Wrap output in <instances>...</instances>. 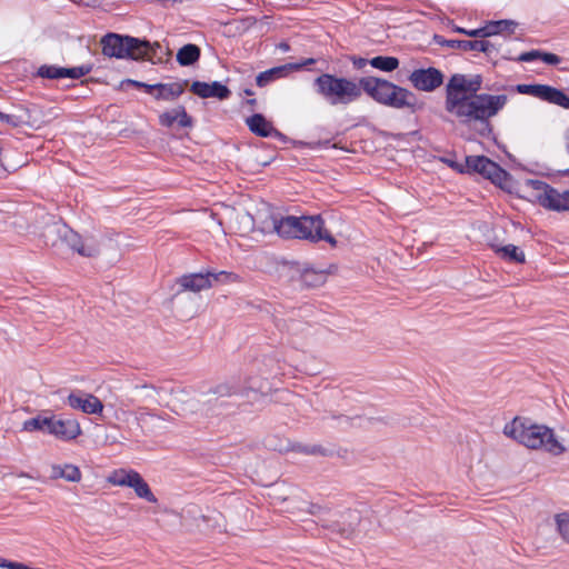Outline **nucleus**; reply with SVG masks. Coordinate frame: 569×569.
<instances>
[{"mask_svg":"<svg viewBox=\"0 0 569 569\" xmlns=\"http://www.w3.org/2000/svg\"><path fill=\"white\" fill-rule=\"evenodd\" d=\"M49 435L60 440L69 441L81 435V428L76 419H58L51 416Z\"/></svg>","mask_w":569,"mask_h":569,"instance_id":"12","label":"nucleus"},{"mask_svg":"<svg viewBox=\"0 0 569 569\" xmlns=\"http://www.w3.org/2000/svg\"><path fill=\"white\" fill-rule=\"evenodd\" d=\"M179 292H200L212 287L210 271L182 274L178 278Z\"/></svg>","mask_w":569,"mask_h":569,"instance_id":"13","label":"nucleus"},{"mask_svg":"<svg viewBox=\"0 0 569 569\" xmlns=\"http://www.w3.org/2000/svg\"><path fill=\"white\" fill-rule=\"evenodd\" d=\"M290 68L293 67L287 66L286 63L260 72L256 77V83L260 88L267 87L269 83L273 82L277 79L286 78L290 73Z\"/></svg>","mask_w":569,"mask_h":569,"instance_id":"19","label":"nucleus"},{"mask_svg":"<svg viewBox=\"0 0 569 569\" xmlns=\"http://www.w3.org/2000/svg\"><path fill=\"white\" fill-rule=\"evenodd\" d=\"M372 68L385 72H391L399 67V59L390 56H377L369 60Z\"/></svg>","mask_w":569,"mask_h":569,"instance_id":"26","label":"nucleus"},{"mask_svg":"<svg viewBox=\"0 0 569 569\" xmlns=\"http://www.w3.org/2000/svg\"><path fill=\"white\" fill-rule=\"evenodd\" d=\"M273 230L281 238L303 239L310 242L327 241L336 246V239L325 229L321 216H287L272 218Z\"/></svg>","mask_w":569,"mask_h":569,"instance_id":"4","label":"nucleus"},{"mask_svg":"<svg viewBox=\"0 0 569 569\" xmlns=\"http://www.w3.org/2000/svg\"><path fill=\"white\" fill-rule=\"evenodd\" d=\"M443 73L435 68L415 69L408 77L412 87L419 91L432 92L443 83Z\"/></svg>","mask_w":569,"mask_h":569,"instance_id":"10","label":"nucleus"},{"mask_svg":"<svg viewBox=\"0 0 569 569\" xmlns=\"http://www.w3.org/2000/svg\"><path fill=\"white\" fill-rule=\"evenodd\" d=\"M0 121L9 124L12 128L20 127L23 123L21 117L16 116V114L3 113L1 111H0Z\"/></svg>","mask_w":569,"mask_h":569,"instance_id":"38","label":"nucleus"},{"mask_svg":"<svg viewBox=\"0 0 569 569\" xmlns=\"http://www.w3.org/2000/svg\"><path fill=\"white\" fill-rule=\"evenodd\" d=\"M557 528L561 537L569 542V513H561L556 517Z\"/></svg>","mask_w":569,"mask_h":569,"instance_id":"35","label":"nucleus"},{"mask_svg":"<svg viewBox=\"0 0 569 569\" xmlns=\"http://www.w3.org/2000/svg\"><path fill=\"white\" fill-rule=\"evenodd\" d=\"M51 477L54 479L62 478L70 482H79L81 480V471L74 465H53L51 467Z\"/></svg>","mask_w":569,"mask_h":569,"instance_id":"21","label":"nucleus"},{"mask_svg":"<svg viewBox=\"0 0 569 569\" xmlns=\"http://www.w3.org/2000/svg\"><path fill=\"white\" fill-rule=\"evenodd\" d=\"M279 49L286 52L290 49V46L287 42H281Z\"/></svg>","mask_w":569,"mask_h":569,"instance_id":"46","label":"nucleus"},{"mask_svg":"<svg viewBox=\"0 0 569 569\" xmlns=\"http://www.w3.org/2000/svg\"><path fill=\"white\" fill-rule=\"evenodd\" d=\"M190 90L192 93L200 98H217L219 100H226L231 96L230 89L219 81L211 83L194 81L192 82Z\"/></svg>","mask_w":569,"mask_h":569,"instance_id":"14","label":"nucleus"},{"mask_svg":"<svg viewBox=\"0 0 569 569\" xmlns=\"http://www.w3.org/2000/svg\"><path fill=\"white\" fill-rule=\"evenodd\" d=\"M457 31H458V32H460V33H465V34H467V32H471V30H470V29H467V30H466V29H463V28H457Z\"/></svg>","mask_w":569,"mask_h":569,"instance_id":"47","label":"nucleus"},{"mask_svg":"<svg viewBox=\"0 0 569 569\" xmlns=\"http://www.w3.org/2000/svg\"><path fill=\"white\" fill-rule=\"evenodd\" d=\"M51 426V417L37 416L23 422L22 430L24 431H43L49 435Z\"/></svg>","mask_w":569,"mask_h":569,"instance_id":"25","label":"nucleus"},{"mask_svg":"<svg viewBox=\"0 0 569 569\" xmlns=\"http://www.w3.org/2000/svg\"><path fill=\"white\" fill-rule=\"evenodd\" d=\"M503 432L530 449H543L553 456L566 451L565 446L555 437L553 430L546 426L528 423L515 418L505 426Z\"/></svg>","mask_w":569,"mask_h":569,"instance_id":"5","label":"nucleus"},{"mask_svg":"<svg viewBox=\"0 0 569 569\" xmlns=\"http://www.w3.org/2000/svg\"><path fill=\"white\" fill-rule=\"evenodd\" d=\"M547 84H517L516 91L542 100Z\"/></svg>","mask_w":569,"mask_h":569,"instance_id":"30","label":"nucleus"},{"mask_svg":"<svg viewBox=\"0 0 569 569\" xmlns=\"http://www.w3.org/2000/svg\"><path fill=\"white\" fill-rule=\"evenodd\" d=\"M540 60L547 64L556 66L561 61V58L555 53L541 51Z\"/></svg>","mask_w":569,"mask_h":569,"instance_id":"40","label":"nucleus"},{"mask_svg":"<svg viewBox=\"0 0 569 569\" xmlns=\"http://www.w3.org/2000/svg\"><path fill=\"white\" fill-rule=\"evenodd\" d=\"M246 124L248 126L249 130L256 136L262 138H284V136L279 130H277L272 126V123L268 121L266 117L261 113H253L252 116L248 117L246 119Z\"/></svg>","mask_w":569,"mask_h":569,"instance_id":"15","label":"nucleus"},{"mask_svg":"<svg viewBox=\"0 0 569 569\" xmlns=\"http://www.w3.org/2000/svg\"><path fill=\"white\" fill-rule=\"evenodd\" d=\"M290 450L301 452L305 455H325V449L318 445H302V443H293L290 447Z\"/></svg>","mask_w":569,"mask_h":569,"instance_id":"34","label":"nucleus"},{"mask_svg":"<svg viewBox=\"0 0 569 569\" xmlns=\"http://www.w3.org/2000/svg\"><path fill=\"white\" fill-rule=\"evenodd\" d=\"M174 122H178L181 128H188L192 126V118L187 113L183 106H179L159 116V123L162 127L171 128Z\"/></svg>","mask_w":569,"mask_h":569,"instance_id":"17","label":"nucleus"},{"mask_svg":"<svg viewBox=\"0 0 569 569\" xmlns=\"http://www.w3.org/2000/svg\"><path fill=\"white\" fill-rule=\"evenodd\" d=\"M466 172L479 173L483 178L490 180L501 189L511 192L512 177L502 169L497 162L490 160L485 156H468L466 157Z\"/></svg>","mask_w":569,"mask_h":569,"instance_id":"7","label":"nucleus"},{"mask_svg":"<svg viewBox=\"0 0 569 569\" xmlns=\"http://www.w3.org/2000/svg\"><path fill=\"white\" fill-rule=\"evenodd\" d=\"M367 63H369V60L365 58H359L353 61L355 67L358 69L363 68Z\"/></svg>","mask_w":569,"mask_h":569,"instance_id":"43","label":"nucleus"},{"mask_svg":"<svg viewBox=\"0 0 569 569\" xmlns=\"http://www.w3.org/2000/svg\"><path fill=\"white\" fill-rule=\"evenodd\" d=\"M152 93L156 100L173 101L178 99L184 91L183 84L180 82L154 83Z\"/></svg>","mask_w":569,"mask_h":569,"instance_id":"18","label":"nucleus"},{"mask_svg":"<svg viewBox=\"0 0 569 569\" xmlns=\"http://www.w3.org/2000/svg\"><path fill=\"white\" fill-rule=\"evenodd\" d=\"M58 239L81 257L93 258L100 253V243L93 234H80L64 223L57 222Z\"/></svg>","mask_w":569,"mask_h":569,"instance_id":"9","label":"nucleus"},{"mask_svg":"<svg viewBox=\"0 0 569 569\" xmlns=\"http://www.w3.org/2000/svg\"><path fill=\"white\" fill-rule=\"evenodd\" d=\"M477 51L483 52L487 57L491 58L493 54L498 53V47L495 42L480 39L478 40Z\"/></svg>","mask_w":569,"mask_h":569,"instance_id":"36","label":"nucleus"},{"mask_svg":"<svg viewBox=\"0 0 569 569\" xmlns=\"http://www.w3.org/2000/svg\"><path fill=\"white\" fill-rule=\"evenodd\" d=\"M315 63H316V60L313 58H308V59L301 60L300 62L287 63V66H292V67L295 66V68H290V72H293V71H299L302 68L315 64Z\"/></svg>","mask_w":569,"mask_h":569,"instance_id":"41","label":"nucleus"},{"mask_svg":"<svg viewBox=\"0 0 569 569\" xmlns=\"http://www.w3.org/2000/svg\"><path fill=\"white\" fill-rule=\"evenodd\" d=\"M37 74L46 79H62V67L43 64L39 67Z\"/></svg>","mask_w":569,"mask_h":569,"instance_id":"31","label":"nucleus"},{"mask_svg":"<svg viewBox=\"0 0 569 569\" xmlns=\"http://www.w3.org/2000/svg\"><path fill=\"white\" fill-rule=\"evenodd\" d=\"M446 163H448L449 167L460 171V172H465L466 170L462 169V167L457 163L456 161H452V160H445Z\"/></svg>","mask_w":569,"mask_h":569,"instance_id":"44","label":"nucleus"},{"mask_svg":"<svg viewBox=\"0 0 569 569\" xmlns=\"http://www.w3.org/2000/svg\"><path fill=\"white\" fill-rule=\"evenodd\" d=\"M256 102H257V100H256V99H249V100L247 101V103H249V104H251V106H254V104H256Z\"/></svg>","mask_w":569,"mask_h":569,"instance_id":"49","label":"nucleus"},{"mask_svg":"<svg viewBox=\"0 0 569 569\" xmlns=\"http://www.w3.org/2000/svg\"><path fill=\"white\" fill-rule=\"evenodd\" d=\"M138 472L134 470L126 471L123 469L117 470L109 477V481L119 487H130L134 481Z\"/></svg>","mask_w":569,"mask_h":569,"instance_id":"27","label":"nucleus"},{"mask_svg":"<svg viewBox=\"0 0 569 569\" xmlns=\"http://www.w3.org/2000/svg\"><path fill=\"white\" fill-rule=\"evenodd\" d=\"M435 40L437 43L441 46H446L452 49H459L462 51H477L478 47V40H446L441 36H435Z\"/></svg>","mask_w":569,"mask_h":569,"instance_id":"23","label":"nucleus"},{"mask_svg":"<svg viewBox=\"0 0 569 569\" xmlns=\"http://www.w3.org/2000/svg\"><path fill=\"white\" fill-rule=\"evenodd\" d=\"M498 252L501 253L503 259H507L509 261H513L517 263H523L526 260L525 252L522 250H520L515 244H506V246L499 248Z\"/></svg>","mask_w":569,"mask_h":569,"instance_id":"28","label":"nucleus"},{"mask_svg":"<svg viewBox=\"0 0 569 569\" xmlns=\"http://www.w3.org/2000/svg\"><path fill=\"white\" fill-rule=\"evenodd\" d=\"M101 2H102V0H92V3H93L94 6H99V4H101Z\"/></svg>","mask_w":569,"mask_h":569,"instance_id":"50","label":"nucleus"},{"mask_svg":"<svg viewBox=\"0 0 569 569\" xmlns=\"http://www.w3.org/2000/svg\"><path fill=\"white\" fill-rule=\"evenodd\" d=\"M517 23L512 20L491 21L485 27L472 29L471 32H467V36L472 38H488L500 34L505 31L511 33L515 31Z\"/></svg>","mask_w":569,"mask_h":569,"instance_id":"16","label":"nucleus"},{"mask_svg":"<svg viewBox=\"0 0 569 569\" xmlns=\"http://www.w3.org/2000/svg\"><path fill=\"white\" fill-rule=\"evenodd\" d=\"M67 403L72 409L87 415H98L103 410V403L98 397L82 391L71 392L67 398Z\"/></svg>","mask_w":569,"mask_h":569,"instance_id":"11","label":"nucleus"},{"mask_svg":"<svg viewBox=\"0 0 569 569\" xmlns=\"http://www.w3.org/2000/svg\"><path fill=\"white\" fill-rule=\"evenodd\" d=\"M308 146H309L310 149H313V150L329 148L330 147V140L310 142V143H308Z\"/></svg>","mask_w":569,"mask_h":569,"instance_id":"42","label":"nucleus"},{"mask_svg":"<svg viewBox=\"0 0 569 569\" xmlns=\"http://www.w3.org/2000/svg\"><path fill=\"white\" fill-rule=\"evenodd\" d=\"M361 93L366 92L379 104L393 109H409L416 112L422 108L417 96L407 88L400 87L382 78H360Z\"/></svg>","mask_w":569,"mask_h":569,"instance_id":"2","label":"nucleus"},{"mask_svg":"<svg viewBox=\"0 0 569 569\" xmlns=\"http://www.w3.org/2000/svg\"><path fill=\"white\" fill-rule=\"evenodd\" d=\"M540 57H541V51L540 50H531V51L522 52L517 58V60L521 61V62H531V61H535L537 59H540Z\"/></svg>","mask_w":569,"mask_h":569,"instance_id":"39","label":"nucleus"},{"mask_svg":"<svg viewBox=\"0 0 569 569\" xmlns=\"http://www.w3.org/2000/svg\"><path fill=\"white\" fill-rule=\"evenodd\" d=\"M129 488H132L139 498H142L151 503L157 502L156 496L152 493L149 485L146 482V480L141 477L139 472Z\"/></svg>","mask_w":569,"mask_h":569,"instance_id":"24","label":"nucleus"},{"mask_svg":"<svg viewBox=\"0 0 569 569\" xmlns=\"http://www.w3.org/2000/svg\"><path fill=\"white\" fill-rule=\"evenodd\" d=\"M565 139H566V149H567V152L569 153V130L566 132ZM565 174H569V169H567L565 171Z\"/></svg>","mask_w":569,"mask_h":569,"instance_id":"45","label":"nucleus"},{"mask_svg":"<svg viewBox=\"0 0 569 569\" xmlns=\"http://www.w3.org/2000/svg\"><path fill=\"white\" fill-rule=\"evenodd\" d=\"M542 101L569 109V97L562 90L548 84L546 87Z\"/></svg>","mask_w":569,"mask_h":569,"instance_id":"22","label":"nucleus"},{"mask_svg":"<svg viewBox=\"0 0 569 569\" xmlns=\"http://www.w3.org/2000/svg\"><path fill=\"white\" fill-rule=\"evenodd\" d=\"M136 87V88H140V89H143L146 92L152 94L153 91H154V84H149V83H146V82H141V81H138V80H132V79H126L121 82V87L122 88H126V87Z\"/></svg>","mask_w":569,"mask_h":569,"instance_id":"37","label":"nucleus"},{"mask_svg":"<svg viewBox=\"0 0 569 569\" xmlns=\"http://www.w3.org/2000/svg\"><path fill=\"white\" fill-rule=\"evenodd\" d=\"M243 92L247 96H253V91L251 89H246Z\"/></svg>","mask_w":569,"mask_h":569,"instance_id":"48","label":"nucleus"},{"mask_svg":"<svg viewBox=\"0 0 569 569\" xmlns=\"http://www.w3.org/2000/svg\"><path fill=\"white\" fill-rule=\"evenodd\" d=\"M244 388H241L234 380L227 381L214 388V393L219 397H230L233 395H243Z\"/></svg>","mask_w":569,"mask_h":569,"instance_id":"29","label":"nucleus"},{"mask_svg":"<svg viewBox=\"0 0 569 569\" xmlns=\"http://www.w3.org/2000/svg\"><path fill=\"white\" fill-rule=\"evenodd\" d=\"M91 71L90 66H79L72 68L62 67V78L80 79Z\"/></svg>","mask_w":569,"mask_h":569,"instance_id":"33","label":"nucleus"},{"mask_svg":"<svg viewBox=\"0 0 569 569\" xmlns=\"http://www.w3.org/2000/svg\"><path fill=\"white\" fill-rule=\"evenodd\" d=\"M211 280L213 282H221V283H232L240 281V277L234 272L229 271H219L213 272L210 271Z\"/></svg>","mask_w":569,"mask_h":569,"instance_id":"32","label":"nucleus"},{"mask_svg":"<svg viewBox=\"0 0 569 569\" xmlns=\"http://www.w3.org/2000/svg\"><path fill=\"white\" fill-rule=\"evenodd\" d=\"M102 53L117 59L148 60L154 62V59L161 60L164 52L159 42H150L144 39L131 36H120L117 33H107L101 39Z\"/></svg>","mask_w":569,"mask_h":569,"instance_id":"3","label":"nucleus"},{"mask_svg":"<svg viewBox=\"0 0 569 569\" xmlns=\"http://www.w3.org/2000/svg\"><path fill=\"white\" fill-rule=\"evenodd\" d=\"M531 190L535 200L543 208L552 211L569 210V191L560 192L547 182L537 179H527L522 187Z\"/></svg>","mask_w":569,"mask_h":569,"instance_id":"8","label":"nucleus"},{"mask_svg":"<svg viewBox=\"0 0 569 569\" xmlns=\"http://www.w3.org/2000/svg\"><path fill=\"white\" fill-rule=\"evenodd\" d=\"M201 50L197 44L187 43L182 46L177 52V62L181 67H189L199 61Z\"/></svg>","mask_w":569,"mask_h":569,"instance_id":"20","label":"nucleus"},{"mask_svg":"<svg viewBox=\"0 0 569 569\" xmlns=\"http://www.w3.org/2000/svg\"><path fill=\"white\" fill-rule=\"evenodd\" d=\"M482 82L481 74H452L445 88V110L471 137L489 139L493 132L490 119L506 107L508 96L480 92Z\"/></svg>","mask_w":569,"mask_h":569,"instance_id":"1","label":"nucleus"},{"mask_svg":"<svg viewBox=\"0 0 569 569\" xmlns=\"http://www.w3.org/2000/svg\"><path fill=\"white\" fill-rule=\"evenodd\" d=\"M315 88L330 106H347L360 99V81L356 82L345 77L322 73L315 79Z\"/></svg>","mask_w":569,"mask_h":569,"instance_id":"6","label":"nucleus"}]
</instances>
